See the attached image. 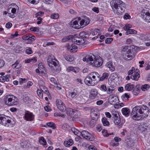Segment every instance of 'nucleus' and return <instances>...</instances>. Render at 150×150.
Wrapping results in <instances>:
<instances>
[{
    "mask_svg": "<svg viewBox=\"0 0 150 150\" xmlns=\"http://www.w3.org/2000/svg\"><path fill=\"white\" fill-rule=\"evenodd\" d=\"M149 112V109L146 106H136L131 112L132 118L134 120L143 119L148 116Z\"/></svg>",
    "mask_w": 150,
    "mask_h": 150,
    "instance_id": "nucleus-1",
    "label": "nucleus"
},
{
    "mask_svg": "<svg viewBox=\"0 0 150 150\" xmlns=\"http://www.w3.org/2000/svg\"><path fill=\"white\" fill-rule=\"evenodd\" d=\"M90 22V20L88 18L86 17H78L72 20L69 24L71 27L79 29L87 25Z\"/></svg>",
    "mask_w": 150,
    "mask_h": 150,
    "instance_id": "nucleus-2",
    "label": "nucleus"
},
{
    "mask_svg": "<svg viewBox=\"0 0 150 150\" xmlns=\"http://www.w3.org/2000/svg\"><path fill=\"white\" fill-rule=\"evenodd\" d=\"M47 60L48 65L53 71L58 72L61 70V68L57 65L58 61L53 55L49 56Z\"/></svg>",
    "mask_w": 150,
    "mask_h": 150,
    "instance_id": "nucleus-3",
    "label": "nucleus"
},
{
    "mask_svg": "<svg viewBox=\"0 0 150 150\" xmlns=\"http://www.w3.org/2000/svg\"><path fill=\"white\" fill-rule=\"evenodd\" d=\"M85 33L83 32L80 33V35L81 36L84 34ZM72 41L73 43L77 45H84L85 41L84 39L79 35L78 36H74L72 38Z\"/></svg>",
    "mask_w": 150,
    "mask_h": 150,
    "instance_id": "nucleus-4",
    "label": "nucleus"
},
{
    "mask_svg": "<svg viewBox=\"0 0 150 150\" xmlns=\"http://www.w3.org/2000/svg\"><path fill=\"white\" fill-rule=\"evenodd\" d=\"M11 119L8 117L0 114V124L4 126L10 127L12 126L11 123Z\"/></svg>",
    "mask_w": 150,
    "mask_h": 150,
    "instance_id": "nucleus-5",
    "label": "nucleus"
},
{
    "mask_svg": "<svg viewBox=\"0 0 150 150\" xmlns=\"http://www.w3.org/2000/svg\"><path fill=\"white\" fill-rule=\"evenodd\" d=\"M13 96L10 95L6 96L4 99L5 104L8 106H12L17 104L18 101L13 99Z\"/></svg>",
    "mask_w": 150,
    "mask_h": 150,
    "instance_id": "nucleus-6",
    "label": "nucleus"
},
{
    "mask_svg": "<svg viewBox=\"0 0 150 150\" xmlns=\"http://www.w3.org/2000/svg\"><path fill=\"white\" fill-rule=\"evenodd\" d=\"M141 17L145 21L150 22V13L147 10H142Z\"/></svg>",
    "mask_w": 150,
    "mask_h": 150,
    "instance_id": "nucleus-7",
    "label": "nucleus"
},
{
    "mask_svg": "<svg viewBox=\"0 0 150 150\" xmlns=\"http://www.w3.org/2000/svg\"><path fill=\"white\" fill-rule=\"evenodd\" d=\"M102 58L98 56H96L95 59L92 61L91 65L96 67H99L101 66L103 62Z\"/></svg>",
    "mask_w": 150,
    "mask_h": 150,
    "instance_id": "nucleus-8",
    "label": "nucleus"
},
{
    "mask_svg": "<svg viewBox=\"0 0 150 150\" xmlns=\"http://www.w3.org/2000/svg\"><path fill=\"white\" fill-rule=\"evenodd\" d=\"M96 57V56L92 54H90L87 55L85 57H83V60L84 62L86 61L88 63L91 64L92 61L95 59Z\"/></svg>",
    "mask_w": 150,
    "mask_h": 150,
    "instance_id": "nucleus-9",
    "label": "nucleus"
},
{
    "mask_svg": "<svg viewBox=\"0 0 150 150\" xmlns=\"http://www.w3.org/2000/svg\"><path fill=\"white\" fill-rule=\"evenodd\" d=\"M56 105L58 109L62 112H63L66 110V108L64 103L62 101L57 99L56 100Z\"/></svg>",
    "mask_w": 150,
    "mask_h": 150,
    "instance_id": "nucleus-10",
    "label": "nucleus"
},
{
    "mask_svg": "<svg viewBox=\"0 0 150 150\" xmlns=\"http://www.w3.org/2000/svg\"><path fill=\"white\" fill-rule=\"evenodd\" d=\"M81 135L83 138L92 141L93 139V136L86 131H81Z\"/></svg>",
    "mask_w": 150,
    "mask_h": 150,
    "instance_id": "nucleus-11",
    "label": "nucleus"
},
{
    "mask_svg": "<svg viewBox=\"0 0 150 150\" xmlns=\"http://www.w3.org/2000/svg\"><path fill=\"white\" fill-rule=\"evenodd\" d=\"M122 2V1L120 0H112L111 2V6L113 8L119 9V5Z\"/></svg>",
    "mask_w": 150,
    "mask_h": 150,
    "instance_id": "nucleus-12",
    "label": "nucleus"
},
{
    "mask_svg": "<svg viewBox=\"0 0 150 150\" xmlns=\"http://www.w3.org/2000/svg\"><path fill=\"white\" fill-rule=\"evenodd\" d=\"M34 115L28 111L25 112L24 117V119L27 121H32L34 118Z\"/></svg>",
    "mask_w": 150,
    "mask_h": 150,
    "instance_id": "nucleus-13",
    "label": "nucleus"
},
{
    "mask_svg": "<svg viewBox=\"0 0 150 150\" xmlns=\"http://www.w3.org/2000/svg\"><path fill=\"white\" fill-rule=\"evenodd\" d=\"M139 71L138 69H136L133 74L130 76L131 78L133 80L137 81L139 77Z\"/></svg>",
    "mask_w": 150,
    "mask_h": 150,
    "instance_id": "nucleus-14",
    "label": "nucleus"
},
{
    "mask_svg": "<svg viewBox=\"0 0 150 150\" xmlns=\"http://www.w3.org/2000/svg\"><path fill=\"white\" fill-rule=\"evenodd\" d=\"M84 82L88 86H94L95 83L93 81L91 77H87L84 80Z\"/></svg>",
    "mask_w": 150,
    "mask_h": 150,
    "instance_id": "nucleus-15",
    "label": "nucleus"
},
{
    "mask_svg": "<svg viewBox=\"0 0 150 150\" xmlns=\"http://www.w3.org/2000/svg\"><path fill=\"white\" fill-rule=\"evenodd\" d=\"M148 127V125L147 123H142L139 126L138 129L141 132H143L146 130Z\"/></svg>",
    "mask_w": 150,
    "mask_h": 150,
    "instance_id": "nucleus-16",
    "label": "nucleus"
},
{
    "mask_svg": "<svg viewBox=\"0 0 150 150\" xmlns=\"http://www.w3.org/2000/svg\"><path fill=\"white\" fill-rule=\"evenodd\" d=\"M109 103L112 105H115L118 100L117 98L113 96H110L108 99Z\"/></svg>",
    "mask_w": 150,
    "mask_h": 150,
    "instance_id": "nucleus-17",
    "label": "nucleus"
},
{
    "mask_svg": "<svg viewBox=\"0 0 150 150\" xmlns=\"http://www.w3.org/2000/svg\"><path fill=\"white\" fill-rule=\"evenodd\" d=\"M113 122L115 125H118V127L120 128L122 127V124L121 123V120L120 116L117 117H113Z\"/></svg>",
    "mask_w": 150,
    "mask_h": 150,
    "instance_id": "nucleus-18",
    "label": "nucleus"
},
{
    "mask_svg": "<svg viewBox=\"0 0 150 150\" xmlns=\"http://www.w3.org/2000/svg\"><path fill=\"white\" fill-rule=\"evenodd\" d=\"M91 116L92 120L95 121L97 120L99 117L97 112L95 110L92 111L91 113Z\"/></svg>",
    "mask_w": 150,
    "mask_h": 150,
    "instance_id": "nucleus-19",
    "label": "nucleus"
},
{
    "mask_svg": "<svg viewBox=\"0 0 150 150\" xmlns=\"http://www.w3.org/2000/svg\"><path fill=\"white\" fill-rule=\"evenodd\" d=\"M10 77V75L8 74L6 75L5 76H0V81L2 82H8L9 81Z\"/></svg>",
    "mask_w": 150,
    "mask_h": 150,
    "instance_id": "nucleus-20",
    "label": "nucleus"
},
{
    "mask_svg": "<svg viewBox=\"0 0 150 150\" xmlns=\"http://www.w3.org/2000/svg\"><path fill=\"white\" fill-rule=\"evenodd\" d=\"M68 72L72 71L75 73H77L79 72V69L76 67H68L67 69Z\"/></svg>",
    "mask_w": 150,
    "mask_h": 150,
    "instance_id": "nucleus-21",
    "label": "nucleus"
},
{
    "mask_svg": "<svg viewBox=\"0 0 150 150\" xmlns=\"http://www.w3.org/2000/svg\"><path fill=\"white\" fill-rule=\"evenodd\" d=\"M122 112L124 115L128 117L130 114V110L128 108H123L122 110Z\"/></svg>",
    "mask_w": 150,
    "mask_h": 150,
    "instance_id": "nucleus-22",
    "label": "nucleus"
},
{
    "mask_svg": "<svg viewBox=\"0 0 150 150\" xmlns=\"http://www.w3.org/2000/svg\"><path fill=\"white\" fill-rule=\"evenodd\" d=\"M126 56L127 57L126 58L128 60L131 59H132L133 57V54L131 51V49H128L127 51L125 54Z\"/></svg>",
    "mask_w": 150,
    "mask_h": 150,
    "instance_id": "nucleus-23",
    "label": "nucleus"
},
{
    "mask_svg": "<svg viewBox=\"0 0 150 150\" xmlns=\"http://www.w3.org/2000/svg\"><path fill=\"white\" fill-rule=\"evenodd\" d=\"M74 143L73 140L71 139L66 140L64 142V145L66 147H69L71 146Z\"/></svg>",
    "mask_w": 150,
    "mask_h": 150,
    "instance_id": "nucleus-24",
    "label": "nucleus"
},
{
    "mask_svg": "<svg viewBox=\"0 0 150 150\" xmlns=\"http://www.w3.org/2000/svg\"><path fill=\"white\" fill-rule=\"evenodd\" d=\"M78 94V92L76 90H74L73 91L68 93V96L69 98H73Z\"/></svg>",
    "mask_w": 150,
    "mask_h": 150,
    "instance_id": "nucleus-25",
    "label": "nucleus"
},
{
    "mask_svg": "<svg viewBox=\"0 0 150 150\" xmlns=\"http://www.w3.org/2000/svg\"><path fill=\"white\" fill-rule=\"evenodd\" d=\"M134 87V85L131 84L130 83H128L125 86V89L126 90L130 91L132 90Z\"/></svg>",
    "mask_w": 150,
    "mask_h": 150,
    "instance_id": "nucleus-26",
    "label": "nucleus"
},
{
    "mask_svg": "<svg viewBox=\"0 0 150 150\" xmlns=\"http://www.w3.org/2000/svg\"><path fill=\"white\" fill-rule=\"evenodd\" d=\"M19 61L17 60L16 62L12 65V67L13 69H18L21 68V64H19Z\"/></svg>",
    "mask_w": 150,
    "mask_h": 150,
    "instance_id": "nucleus-27",
    "label": "nucleus"
},
{
    "mask_svg": "<svg viewBox=\"0 0 150 150\" xmlns=\"http://www.w3.org/2000/svg\"><path fill=\"white\" fill-rule=\"evenodd\" d=\"M109 76V74L106 72L104 73L102 76L99 79V81H103L105 79H107Z\"/></svg>",
    "mask_w": 150,
    "mask_h": 150,
    "instance_id": "nucleus-28",
    "label": "nucleus"
},
{
    "mask_svg": "<svg viewBox=\"0 0 150 150\" xmlns=\"http://www.w3.org/2000/svg\"><path fill=\"white\" fill-rule=\"evenodd\" d=\"M107 67H108L110 70L111 71H113L115 70V68L112 65V62L111 61H109L107 64Z\"/></svg>",
    "mask_w": 150,
    "mask_h": 150,
    "instance_id": "nucleus-29",
    "label": "nucleus"
},
{
    "mask_svg": "<svg viewBox=\"0 0 150 150\" xmlns=\"http://www.w3.org/2000/svg\"><path fill=\"white\" fill-rule=\"evenodd\" d=\"M64 57L66 60L69 62H71L74 60V58L73 56L68 54L65 55L64 56Z\"/></svg>",
    "mask_w": 150,
    "mask_h": 150,
    "instance_id": "nucleus-30",
    "label": "nucleus"
},
{
    "mask_svg": "<svg viewBox=\"0 0 150 150\" xmlns=\"http://www.w3.org/2000/svg\"><path fill=\"white\" fill-rule=\"evenodd\" d=\"M102 121L104 126H108L110 125L109 122L108 121L107 119L105 117H103Z\"/></svg>",
    "mask_w": 150,
    "mask_h": 150,
    "instance_id": "nucleus-31",
    "label": "nucleus"
},
{
    "mask_svg": "<svg viewBox=\"0 0 150 150\" xmlns=\"http://www.w3.org/2000/svg\"><path fill=\"white\" fill-rule=\"evenodd\" d=\"M18 6L14 4H12L8 6V9H19Z\"/></svg>",
    "mask_w": 150,
    "mask_h": 150,
    "instance_id": "nucleus-32",
    "label": "nucleus"
},
{
    "mask_svg": "<svg viewBox=\"0 0 150 150\" xmlns=\"http://www.w3.org/2000/svg\"><path fill=\"white\" fill-rule=\"evenodd\" d=\"M40 88L43 92L45 93H47L48 96H49L50 94L47 90V88L46 87L41 86H40Z\"/></svg>",
    "mask_w": 150,
    "mask_h": 150,
    "instance_id": "nucleus-33",
    "label": "nucleus"
},
{
    "mask_svg": "<svg viewBox=\"0 0 150 150\" xmlns=\"http://www.w3.org/2000/svg\"><path fill=\"white\" fill-rule=\"evenodd\" d=\"M20 146L23 148H27L29 146L27 141L24 140L20 143Z\"/></svg>",
    "mask_w": 150,
    "mask_h": 150,
    "instance_id": "nucleus-34",
    "label": "nucleus"
},
{
    "mask_svg": "<svg viewBox=\"0 0 150 150\" xmlns=\"http://www.w3.org/2000/svg\"><path fill=\"white\" fill-rule=\"evenodd\" d=\"M28 43L31 44L35 40V38L31 34L29 35V37L28 38Z\"/></svg>",
    "mask_w": 150,
    "mask_h": 150,
    "instance_id": "nucleus-35",
    "label": "nucleus"
},
{
    "mask_svg": "<svg viewBox=\"0 0 150 150\" xmlns=\"http://www.w3.org/2000/svg\"><path fill=\"white\" fill-rule=\"evenodd\" d=\"M71 130L74 134L79 136H80L81 132H79L77 129L74 128H72L71 129Z\"/></svg>",
    "mask_w": 150,
    "mask_h": 150,
    "instance_id": "nucleus-36",
    "label": "nucleus"
},
{
    "mask_svg": "<svg viewBox=\"0 0 150 150\" xmlns=\"http://www.w3.org/2000/svg\"><path fill=\"white\" fill-rule=\"evenodd\" d=\"M23 101L26 104H29L31 101L30 98L27 96H25L23 98Z\"/></svg>",
    "mask_w": 150,
    "mask_h": 150,
    "instance_id": "nucleus-37",
    "label": "nucleus"
},
{
    "mask_svg": "<svg viewBox=\"0 0 150 150\" xmlns=\"http://www.w3.org/2000/svg\"><path fill=\"white\" fill-rule=\"evenodd\" d=\"M129 98V95H128L127 93H125L121 96L122 99L124 101H126V100H128Z\"/></svg>",
    "mask_w": 150,
    "mask_h": 150,
    "instance_id": "nucleus-38",
    "label": "nucleus"
},
{
    "mask_svg": "<svg viewBox=\"0 0 150 150\" xmlns=\"http://www.w3.org/2000/svg\"><path fill=\"white\" fill-rule=\"evenodd\" d=\"M49 127L52 128L54 129L56 128L55 125L54 123L52 122H49L47 123L46 125Z\"/></svg>",
    "mask_w": 150,
    "mask_h": 150,
    "instance_id": "nucleus-39",
    "label": "nucleus"
},
{
    "mask_svg": "<svg viewBox=\"0 0 150 150\" xmlns=\"http://www.w3.org/2000/svg\"><path fill=\"white\" fill-rule=\"evenodd\" d=\"M72 36L71 35L67 37H65L63 38L62 40V42H65L72 39Z\"/></svg>",
    "mask_w": 150,
    "mask_h": 150,
    "instance_id": "nucleus-40",
    "label": "nucleus"
},
{
    "mask_svg": "<svg viewBox=\"0 0 150 150\" xmlns=\"http://www.w3.org/2000/svg\"><path fill=\"white\" fill-rule=\"evenodd\" d=\"M37 60L36 58L34 57L32 58L28 59L25 60V62L26 63H29L31 62H35L37 61Z\"/></svg>",
    "mask_w": 150,
    "mask_h": 150,
    "instance_id": "nucleus-41",
    "label": "nucleus"
},
{
    "mask_svg": "<svg viewBox=\"0 0 150 150\" xmlns=\"http://www.w3.org/2000/svg\"><path fill=\"white\" fill-rule=\"evenodd\" d=\"M100 91L103 92H105L107 90V87L105 84H103L100 86Z\"/></svg>",
    "mask_w": 150,
    "mask_h": 150,
    "instance_id": "nucleus-42",
    "label": "nucleus"
},
{
    "mask_svg": "<svg viewBox=\"0 0 150 150\" xmlns=\"http://www.w3.org/2000/svg\"><path fill=\"white\" fill-rule=\"evenodd\" d=\"M127 30V31H126V34L127 35H128L129 34H136L137 33V31L133 29H129Z\"/></svg>",
    "mask_w": 150,
    "mask_h": 150,
    "instance_id": "nucleus-43",
    "label": "nucleus"
},
{
    "mask_svg": "<svg viewBox=\"0 0 150 150\" xmlns=\"http://www.w3.org/2000/svg\"><path fill=\"white\" fill-rule=\"evenodd\" d=\"M39 142L43 146L46 145L47 143L46 141L42 137L40 138L39 139Z\"/></svg>",
    "mask_w": 150,
    "mask_h": 150,
    "instance_id": "nucleus-44",
    "label": "nucleus"
},
{
    "mask_svg": "<svg viewBox=\"0 0 150 150\" xmlns=\"http://www.w3.org/2000/svg\"><path fill=\"white\" fill-rule=\"evenodd\" d=\"M149 88V85L145 84L143 85L141 87V89L142 91H145L147 90Z\"/></svg>",
    "mask_w": 150,
    "mask_h": 150,
    "instance_id": "nucleus-45",
    "label": "nucleus"
},
{
    "mask_svg": "<svg viewBox=\"0 0 150 150\" xmlns=\"http://www.w3.org/2000/svg\"><path fill=\"white\" fill-rule=\"evenodd\" d=\"M50 80L51 83L55 85H57L58 84V82L57 79L53 77H51L50 79Z\"/></svg>",
    "mask_w": 150,
    "mask_h": 150,
    "instance_id": "nucleus-46",
    "label": "nucleus"
},
{
    "mask_svg": "<svg viewBox=\"0 0 150 150\" xmlns=\"http://www.w3.org/2000/svg\"><path fill=\"white\" fill-rule=\"evenodd\" d=\"M132 92L134 95H137L139 93V89L136 87L133 89Z\"/></svg>",
    "mask_w": 150,
    "mask_h": 150,
    "instance_id": "nucleus-47",
    "label": "nucleus"
},
{
    "mask_svg": "<svg viewBox=\"0 0 150 150\" xmlns=\"http://www.w3.org/2000/svg\"><path fill=\"white\" fill-rule=\"evenodd\" d=\"M16 10H11V12L12 13V14H11V13H8V14L9 16L11 18H13L15 17L14 14L16 12Z\"/></svg>",
    "mask_w": 150,
    "mask_h": 150,
    "instance_id": "nucleus-48",
    "label": "nucleus"
},
{
    "mask_svg": "<svg viewBox=\"0 0 150 150\" xmlns=\"http://www.w3.org/2000/svg\"><path fill=\"white\" fill-rule=\"evenodd\" d=\"M91 95L94 97H96L97 95V91L95 89H93L91 90Z\"/></svg>",
    "mask_w": 150,
    "mask_h": 150,
    "instance_id": "nucleus-49",
    "label": "nucleus"
},
{
    "mask_svg": "<svg viewBox=\"0 0 150 150\" xmlns=\"http://www.w3.org/2000/svg\"><path fill=\"white\" fill-rule=\"evenodd\" d=\"M140 37L141 39L144 41L147 40L148 39V37L146 35H142Z\"/></svg>",
    "mask_w": 150,
    "mask_h": 150,
    "instance_id": "nucleus-50",
    "label": "nucleus"
},
{
    "mask_svg": "<svg viewBox=\"0 0 150 150\" xmlns=\"http://www.w3.org/2000/svg\"><path fill=\"white\" fill-rule=\"evenodd\" d=\"M129 46L127 45H124L122 46L121 48V51L122 52H125L127 51V50H128Z\"/></svg>",
    "mask_w": 150,
    "mask_h": 150,
    "instance_id": "nucleus-51",
    "label": "nucleus"
},
{
    "mask_svg": "<svg viewBox=\"0 0 150 150\" xmlns=\"http://www.w3.org/2000/svg\"><path fill=\"white\" fill-rule=\"evenodd\" d=\"M42 2L45 4H51L53 3V0H41Z\"/></svg>",
    "mask_w": 150,
    "mask_h": 150,
    "instance_id": "nucleus-52",
    "label": "nucleus"
},
{
    "mask_svg": "<svg viewBox=\"0 0 150 150\" xmlns=\"http://www.w3.org/2000/svg\"><path fill=\"white\" fill-rule=\"evenodd\" d=\"M131 27V25L129 24H126L124 26L123 29L126 31H127V30H129Z\"/></svg>",
    "mask_w": 150,
    "mask_h": 150,
    "instance_id": "nucleus-53",
    "label": "nucleus"
},
{
    "mask_svg": "<svg viewBox=\"0 0 150 150\" xmlns=\"http://www.w3.org/2000/svg\"><path fill=\"white\" fill-rule=\"evenodd\" d=\"M114 90V88L113 87L110 86L107 91V93L110 94L112 93V92Z\"/></svg>",
    "mask_w": 150,
    "mask_h": 150,
    "instance_id": "nucleus-54",
    "label": "nucleus"
},
{
    "mask_svg": "<svg viewBox=\"0 0 150 150\" xmlns=\"http://www.w3.org/2000/svg\"><path fill=\"white\" fill-rule=\"evenodd\" d=\"M113 40V38H108L105 40V42L106 44H109L111 43Z\"/></svg>",
    "mask_w": 150,
    "mask_h": 150,
    "instance_id": "nucleus-55",
    "label": "nucleus"
},
{
    "mask_svg": "<svg viewBox=\"0 0 150 150\" xmlns=\"http://www.w3.org/2000/svg\"><path fill=\"white\" fill-rule=\"evenodd\" d=\"M102 132L103 136L105 137H107L109 135V134L108 133L107 131V130H103Z\"/></svg>",
    "mask_w": 150,
    "mask_h": 150,
    "instance_id": "nucleus-56",
    "label": "nucleus"
},
{
    "mask_svg": "<svg viewBox=\"0 0 150 150\" xmlns=\"http://www.w3.org/2000/svg\"><path fill=\"white\" fill-rule=\"evenodd\" d=\"M50 17L53 19H57L59 18V16L58 13H56L51 15Z\"/></svg>",
    "mask_w": 150,
    "mask_h": 150,
    "instance_id": "nucleus-57",
    "label": "nucleus"
},
{
    "mask_svg": "<svg viewBox=\"0 0 150 150\" xmlns=\"http://www.w3.org/2000/svg\"><path fill=\"white\" fill-rule=\"evenodd\" d=\"M30 30L34 32H38L39 30V28L38 27H34L30 28Z\"/></svg>",
    "mask_w": 150,
    "mask_h": 150,
    "instance_id": "nucleus-58",
    "label": "nucleus"
},
{
    "mask_svg": "<svg viewBox=\"0 0 150 150\" xmlns=\"http://www.w3.org/2000/svg\"><path fill=\"white\" fill-rule=\"evenodd\" d=\"M25 52L26 54H30L33 53V51L31 48L29 47L26 50Z\"/></svg>",
    "mask_w": 150,
    "mask_h": 150,
    "instance_id": "nucleus-59",
    "label": "nucleus"
},
{
    "mask_svg": "<svg viewBox=\"0 0 150 150\" xmlns=\"http://www.w3.org/2000/svg\"><path fill=\"white\" fill-rule=\"evenodd\" d=\"M119 9L120 8V9H123V8H125L126 6L125 4L122 1V3L120 4L119 5Z\"/></svg>",
    "mask_w": 150,
    "mask_h": 150,
    "instance_id": "nucleus-60",
    "label": "nucleus"
},
{
    "mask_svg": "<svg viewBox=\"0 0 150 150\" xmlns=\"http://www.w3.org/2000/svg\"><path fill=\"white\" fill-rule=\"evenodd\" d=\"M18 32H16L14 34H11L10 37V38H13L18 36Z\"/></svg>",
    "mask_w": 150,
    "mask_h": 150,
    "instance_id": "nucleus-61",
    "label": "nucleus"
},
{
    "mask_svg": "<svg viewBox=\"0 0 150 150\" xmlns=\"http://www.w3.org/2000/svg\"><path fill=\"white\" fill-rule=\"evenodd\" d=\"M44 13L42 11H39L35 14V16L36 17H38L39 16H43Z\"/></svg>",
    "mask_w": 150,
    "mask_h": 150,
    "instance_id": "nucleus-62",
    "label": "nucleus"
},
{
    "mask_svg": "<svg viewBox=\"0 0 150 150\" xmlns=\"http://www.w3.org/2000/svg\"><path fill=\"white\" fill-rule=\"evenodd\" d=\"M37 93L38 96L40 98H42V97H43L42 93L40 90H38H38H37Z\"/></svg>",
    "mask_w": 150,
    "mask_h": 150,
    "instance_id": "nucleus-63",
    "label": "nucleus"
},
{
    "mask_svg": "<svg viewBox=\"0 0 150 150\" xmlns=\"http://www.w3.org/2000/svg\"><path fill=\"white\" fill-rule=\"evenodd\" d=\"M89 150H98L96 147L93 145H91L88 147Z\"/></svg>",
    "mask_w": 150,
    "mask_h": 150,
    "instance_id": "nucleus-64",
    "label": "nucleus"
}]
</instances>
